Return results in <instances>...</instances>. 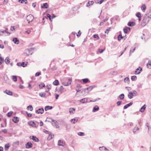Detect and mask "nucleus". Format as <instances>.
<instances>
[{"mask_svg": "<svg viewBox=\"0 0 151 151\" xmlns=\"http://www.w3.org/2000/svg\"><path fill=\"white\" fill-rule=\"evenodd\" d=\"M81 81H82L84 83H86L88 82V81H89V80L88 78H86L82 79V80H81Z\"/></svg>", "mask_w": 151, "mask_h": 151, "instance_id": "nucleus-31", "label": "nucleus"}, {"mask_svg": "<svg viewBox=\"0 0 151 151\" xmlns=\"http://www.w3.org/2000/svg\"><path fill=\"white\" fill-rule=\"evenodd\" d=\"M4 93H6V94H8V95H9L10 96H12V91H10L6 90V91H4Z\"/></svg>", "mask_w": 151, "mask_h": 151, "instance_id": "nucleus-17", "label": "nucleus"}, {"mask_svg": "<svg viewBox=\"0 0 151 151\" xmlns=\"http://www.w3.org/2000/svg\"><path fill=\"white\" fill-rule=\"evenodd\" d=\"M12 121L14 123H17L19 121V119L17 117H14L12 119Z\"/></svg>", "mask_w": 151, "mask_h": 151, "instance_id": "nucleus-19", "label": "nucleus"}, {"mask_svg": "<svg viewBox=\"0 0 151 151\" xmlns=\"http://www.w3.org/2000/svg\"><path fill=\"white\" fill-rule=\"evenodd\" d=\"M5 61L6 64H8L10 62V59L8 57H6Z\"/></svg>", "mask_w": 151, "mask_h": 151, "instance_id": "nucleus-24", "label": "nucleus"}, {"mask_svg": "<svg viewBox=\"0 0 151 151\" xmlns=\"http://www.w3.org/2000/svg\"><path fill=\"white\" fill-rule=\"evenodd\" d=\"M12 79L14 81H16L17 80V76H13Z\"/></svg>", "mask_w": 151, "mask_h": 151, "instance_id": "nucleus-41", "label": "nucleus"}, {"mask_svg": "<svg viewBox=\"0 0 151 151\" xmlns=\"http://www.w3.org/2000/svg\"><path fill=\"white\" fill-rule=\"evenodd\" d=\"M21 65V66L23 67H26L27 65V64H25V63L24 62H23L22 63Z\"/></svg>", "mask_w": 151, "mask_h": 151, "instance_id": "nucleus-51", "label": "nucleus"}, {"mask_svg": "<svg viewBox=\"0 0 151 151\" xmlns=\"http://www.w3.org/2000/svg\"><path fill=\"white\" fill-rule=\"evenodd\" d=\"M53 108L52 106H46L45 107V110L46 111L49 109H51Z\"/></svg>", "mask_w": 151, "mask_h": 151, "instance_id": "nucleus-23", "label": "nucleus"}, {"mask_svg": "<svg viewBox=\"0 0 151 151\" xmlns=\"http://www.w3.org/2000/svg\"><path fill=\"white\" fill-rule=\"evenodd\" d=\"M78 121V119H72L71 120V122L73 123V124H74L75 123V122H77Z\"/></svg>", "mask_w": 151, "mask_h": 151, "instance_id": "nucleus-38", "label": "nucleus"}, {"mask_svg": "<svg viewBox=\"0 0 151 151\" xmlns=\"http://www.w3.org/2000/svg\"><path fill=\"white\" fill-rule=\"evenodd\" d=\"M110 29V28H108V29H107L106 30V31H105V33H107V34H108L109 32V29Z\"/></svg>", "mask_w": 151, "mask_h": 151, "instance_id": "nucleus-57", "label": "nucleus"}, {"mask_svg": "<svg viewBox=\"0 0 151 151\" xmlns=\"http://www.w3.org/2000/svg\"><path fill=\"white\" fill-rule=\"evenodd\" d=\"M148 21H147V20L146 19H144L142 22V24H143V23L146 25L148 22Z\"/></svg>", "mask_w": 151, "mask_h": 151, "instance_id": "nucleus-42", "label": "nucleus"}, {"mask_svg": "<svg viewBox=\"0 0 151 151\" xmlns=\"http://www.w3.org/2000/svg\"><path fill=\"white\" fill-rule=\"evenodd\" d=\"M141 9L143 12H145V11L146 9V6L145 5L143 4L142 5L141 7Z\"/></svg>", "mask_w": 151, "mask_h": 151, "instance_id": "nucleus-27", "label": "nucleus"}, {"mask_svg": "<svg viewBox=\"0 0 151 151\" xmlns=\"http://www.w3.org/2000/svg\"><path fill=\"white\" fill-rule=\"evenodd\" d=\"M54 137V135H50L48 137L47 139H48L50 140L52 139Z\"/></svg>", "mask_w": 151, "mask_h": 151, "instance_id": "nucleus-45", "label": "nucleus"}, {"mask_svg": "<svg viewBox=\"0 0 151 151\" xmlns=\"http://www.w3.org/2000/svg\"><path fill=\"white\" fill-rule=\"evenodd\" d=\"M145 125L146 126H147L148 127V130H149V129H150V127H149V124L147 122V123H146Z\"/></svg>", "mask_w": 151, "mask_h": 151, "instance_id": "nucleus-59", "label": "nucleus"}, {"mask_svg": "<svg viewBox=\"0 0 151 151\" xmlns=\"http://www.w3.org/2000/svg\"><path fill=\"white\" fill-rule=\"evenodd\" d=\"M119 41L120 40L122 39L123 38V37L122 36L121 34L119 35L117 37Z\"/></svg>", "mask_w": 151, "mask_h": 151, "instance_id": "nucleus-35", "label": "nucleus"}, {"mask_svg": "<svg viewBox=\"0 0 151 151\" xmlns=\"http://www.w3.org/2000/svg\"><path fill=\"white\" fill-rule=\"evenodd\" d=\"M28 124L30 126H31L32 127H37V126H36L35 123L33 121H30V122H29Z\"/></svg>", "mask_w": 151, "mask_h": 151, "instance_id": "nucleus-10", "label": "nucleus"}, {"mask_svg": "<svg viewBox=\"0 0 151 151\" xmlns=\"http://www.w3.org/2000/svg\"><path fill=\"white\" fill-rule=\"evenodd\" d=\"M13 113V112L12 111H10V112H9L7 114V116L8 117H10L12 115Z\"/></svg>", "mask_w": 151, "mask_h": 151, "instance_id": "nucleus-47", "label": "nucleus"}, {"mask_svg": "<svg viewBox=\"0 0 151 151\" xmlns=\"http://www.w3.org/2000/svg\"><path fill=\"white\" fill-rule=\"evenodd\" d=\"M26 113L28 116L29 117H31L32 116V114L31 113H29L27 112H26Z\"/></svg>", "mask_w": 151, "mask_h": 151, "instance_id": "nucleus-60", "label": "nucleus"}, {"mask_svg": "<svg viewBox=\"0 0 151 151\" xmlns=\"http://www.w3.org/2000/svg\"><path fill=\"white\" fill-rule=\"evenodd\" d=\"M134 94L132 92H129L128 94V97L130 99H132L133 98V96H134Z\"/></svg>", "mask_w": 151, "mask_h": 151, "instance_id": "nucleus-21", "label": "nucleus"}, {"mask_svg": "<svg viewBox=\"0 0 151 151\" xmlns=\"http://www.w3.org/2000/svg\"><path fill=\"white\" fill-rule=\"evenodd\" d=\"M8 2V0H4V4H6Z\"/></svg>", "mask_w": 151, "mask_h": 151, "instance_id": "nucleus-63", "label": "nucleus"}, {"mask_svg": "<svg viewBox=\"0 0 151 151\" xmlns=\"http://www.w3.org/2000/svg\"><path fill=\"white\" fill-rule=\"evenodd\" d=\"M131 79L132 81H135L137 80V77L136 76H132L131 77Z\"/></svg>", "mask_w": 151, "mask_h": 151, "instance_id": "nucleus-34", "label": "nucleus"}, {"mask_svg": "<svg viewBox=\"0 0 151 151\" xmlns=\"http://www.w3.org/2000/svg\"><path fill=\"white\" fill-rule=\"evenodd\" d=\"M11 30H12V31L14 30V29H15L14 27H11Z\"/></svg>", "mask_w": 151, "mask_h": 151, "instance_id": "nucleus-64", "label": "nucleus"}, {"mask_svg": "<svg viewBox=\"0 0 151 151\" xmlns=\"http://www.w3.org/2000/svg\"><path fill=\"white\" fill-rule=\"evenodd\" d=\"M39 86L40 88H42L43 87L45 86V84L44 83H41L39 85Z\"/></svg>", "mask_w": 151, "mask_h": 151, "instance_id": "nucleus-43", "label": "nucleus"}, {"mask_svg": "<svg viewBox=\"0 0 151 151\" xmlns=\"http://www.w3.org/2000/svg\"><path fill=\"white\" fill-rule=\"evenodd\" d=\"M72 79L71 78H69L68 79V80H67V84L66 85H70L71 83V82H72Z\"/></svg>", "mask_w": 151, "mask_h": 151, "instance_id": "nucleus-28", "label": "nucleus"}, {"mask_svg": "<svg viewBox=\"0 0 151 151\" xmlns=\"http://www.w3.org/2000/svg\"><path fill=\"white\" fill-rule=\"evenodd\" d=\"M75 110L74 108H70L69 109V112L70 114H74L75 112Z\"/></svg>", "mask_w": 151, "mask_h": 151, "instance_id": "nucleus-9", "label": "nucleus"}, {"mask_svg": "<svg viewBox=\"0 0 151 151\" xmlns=\"http://www.w3.org/2000/svg\"><path fill=\"white\" fill-rule=\"evenodd\" d=\"M47 88L48 89H50L51 88V86L50 85H47Z\"/></svg>", "mask_w": 151, "mask_h": 151, "instance_id": "nucleus-61", "label": "nucleus"}, {"mask_svg": "<svg viewBox=\"0 0 151 151\" xmlns=\"http://www.w3.org/2000/svg\"><path fill=\"white\" fill-rule=\"evenodd\" d=\"M93 88V86H90L88 87L82 89H81V90L82 91H85L86 90H89L90 91H91Z\"/></svg>", "mask_w": 151, "mask_h": 151, "instance_id": "nucleus-8", "label": "nucleus"}, {"mask_svg": "<svg viewBox=\"0 0 151 151\" xmlns=\"http://www.w3.org/2000/svg\"><path fill=\"white\" fill-rule=\"evenodd\" d=\"M39 95L40 96L43 97L45 96L46 93H39Z\"/></svg>", "mask_w": 151, "mask_h": 151, "instance_id": "nucleus-32", "label": "nucleus"}, {"mask_svg": "<svg viewBox=\"0 0 151 151\" xmlns=\"http://www.w3.org/2000/svg\"><path fill=\"white\" fill-rule=\"evenodd\" d=\"M12 41L15 44H18L19 43V39L17 38H14Z\"/></svg>", "mask_w": 151, "mask_h": 151, "instance_id": "nucleus-11", "label": "nucleus"}, {"mask_svg": "<svg viewBox=\"0 0 151 151\" xmlns=\"http://www.w3.org/2000/svg\"><path fill=\"white\" fill-rule=\"evenodd\" d=\"M133 94H134V96H137V91L135 90H134L133 91V92H132Z\"/></svg>", "mask_w": 151, "mask_h": 151, "instance_id": "nucleus-53", "label": "nucleus"}, {"mask_svg": "<svg viewBox=\"0 0 151 151\" xmlns=\"http://www.w3.org/2000/svg\"><path fill=\"white\" fill-rule=\"evenodd\" d=\"M119 98L121 100L123 99L124 98V94L123 93L121 94L119 96Z\"/></svg>", "mask_w": 151, "mask_h": 151, "instance_id": "nucleus-29", "label": "nucleus"}, {"mask_svg": "<svg viewBox=\"0 0 151 151\" xmlns=\"http://www.w3.org/2000/svg\"><path fill=\"white\" fill-rule=\"evenodd\" d=\"M30 138L31 139H32L33 141L35 142H38L39 141V139L36 137L34 136H32V137L30 136Z\"/></svg>", "mask_w": 151, "mask_h": 151, "instance_id": "nucleus-4", "label": "nucleus"}, {"mask_svg": "<svg viewBox=\"0 0 151 151\" xmlns=\"http://www.w3.org/2000/svg\"><path fill=\"white\" fill-rule=\"evenodd\" d=\"M93 37L95 38H97V40H99L100 39V38L98 35L97 34H94L93 35Z\"/></svg>", "mask_w": 151, "mask_h": 151, "instance_id": "nucleus-39", "label": "nucleus"}, {"mask_svg": "<svg viewBox=\"0 0 151 151\" xmlns=\"http://www.w3.org/2000/svg\"><path fill=\"white\" fill-rule=\"evenodd\" d=\"M124 32L125 33H127L128 32V30L127 29V27L123 29Z\"/></svg>", "mask_w": 151, "mask_h": 151, "instance_id": "nucleus-49", "label": "nucleus"}, {"mask_svg": "<svg viewBox=\"0 0 151 151\" xmlns=\"http://www.w3.org/2000/svg\"><path fill=\"white\" fill-rule=\"evenodd\" d=\"M27 109L28 110H30V111H32L33 109V108L32 105H29L27 107Z\"/></svg>", "mask_w": 151, "mask_h": 151, "instance_id": "nucleus-30", "label": "nucleus"}, {"mask_svg": "<svg viewBox=\"0 0 151 151\" xmlns=\"http://www.w3.org/2000/svg\"><path fill=\"white\" fill-rule=\"evenodd\" d=\"M122 103V101H118V102H117L116 103L117 105L118 106H120L121 104Z\"/></svg>", "mask_w": 151, "mask_h": 151, "instance_id": "nucleus-54", "label": "nucleus"}, {"mask_svg": "<svg viewBox=\"0 0 151 151\" xmlns=\"http://www.w3.org/2000/svg\"><path fill=\"white\" fill-rule=\"evenodd\" d=\"M136 16L137 17L139 18H140L141 17V13L139 12H138L136 14Z\"/></svg>", "mask_w": 151, "mask_h": 151, "instance_id": "nucleus-44", "label": "nucleus"}, {"mask_svg": "<svg viewBox=\"0 0 151 151\" xmlns=\"http://www.w3.org/2000/svg\"><path fill=\"white\" fill-rule=\"evenodd\" d=\"M144 36H145V34H143V35H142L141 37V38L142 39H143L145 40V37H144Z\"/></svg>", "mask_w": 151, "mask_h": 151, "instance_id": "nucleus-62", "label": "nucleus"}, {"mask_svg": "<svg viewBox=\"0 0 151 151\" xmlns=\"http://www.w3.org/2000/svg\"><path fill=\"white\" fill-rule=\"evenodd\" d=\"M133 103V102H131L127 104L126 105H125L124 106V109H127L128 107L132 105V104Z\"/></svg>", "mask_w": 151, "mask_h": 151, "instance_id": "nucleus-14", "label": "nucleus"}, {"mask_svg": "<svg viewBox=\"0 0 151 151\" xmlns=\"http://www.w3.org/2000/svg\"><path fill=\"white\" fill-rule=\"evenodd\" d=\"M133 132L134 134H135L137 132H139V129L138 127H134Z\"/></svg>", "mask_w": 151, "mask_h": 151, "instance_id": "nucleus-13", "label": "nucleus"}, {"mask_svg": "<svg viewBox=\"0 0 151 151\" xmlns=\"http://www.w3.org/2000/svg\"><path fill=\"white\" fill-rule=\"evenodd\" d=\"M48 7V4L47 3H44L41 6V8L43 9H47Z\"/></svg>", "mask_w": 151, "mask_h": 151, "instance_id": "nucleus-15", "label": "nucleus"}, {"mask_svg": "<svg viewBox=\"0 0 151 151\" xmlns=\"http://www.w3.org/2000/svg\"><path fill=\"white\" fill-rule=\"evenodd\" d=\"M80 102L82 103L87 102H88V99L86 98H83L80 100Z\"/></svg>", "mask_w": 151, "mask_h": 151, "instance_id": "nucleus-20", "label": "nucleus"}, {"mask_svg": "<svg viewBox=\"0 0 151 151\" xmlns=\"http://www.w3.org/2000/svg\"><path fill=\"white\" fill-rule=\"evenodd\" d=\"M98 1L96 2V3L101 4L103 2L104 0H98Z\"/></svg>", "mask_w": 151, "mask_h": 151, "instance_id": "nucleus-52", "label": "nucleus"}, {"mask_svg": "<svg viewBox=\"0 0 151 151\" xmlns=\"http://www.w3.org/2000/svg\"><path fill=\"white\" fill-rule=\"evenodd\" d=\"M78 135L80 136H83L84 135V133L82 132H79L78 133Z\"/></svg>", "mask_w": 151, "mask_h": 151, "instance_id": "nucleus-46", "label": "nucleus"}, {"mask_svg": "<svg viewBox=\"0 0 151 151\" xmlns=\"http://www.w3.org/2000/svg\"><path fill=\"white\" fill-rule=\"evenodd\" d=\"M146 108V105L145 104H144L140 109L139 111L142 112H143Z\"/></svg>", "mask_w": 151, "mask_h": 151, "instance_id": "nucleus-18", "label": "nucleus"}, {"mask_svg": "<svg viewBox=\"0 0 151 151\" xmlns=\"http://www.w3.org/2000/svg\"><path fill=\"white\" fill-rule=\"evenodd\" d=\"M135 23L134 22H129L128 23V25L129 26H133L135 25Z\"/></svg>", "mask_w": 151, "mask_h": 151, "instance_id": "nucleus-22", "label": "nucleus"}, {"mask_svg": "<svg viewBox=\"0 0 151 151\" xmlns=\"http://www.w3.org/2000/svg\"><path fill=\"white\" fill-rule=\"evenodd\" d=\"M81 33L80 32V30H79V31L78 32V34L77 35V36L78 37H79L81 35Z\"/></svg>", "mask_w": 151, "mask_h": 151, "instance_id": "nucleus-58", "label": "nucleus"}, {"mask_svg": "<svg viewBox=\"0 0 151 151\" xmlns=\"http://www.w3.org/2000/svg\"><path fill=\"white\" fill-rule=\"evenodd\" d=\"M27 20L28 22V23L32 22L34 19V17L32 14H29L27 17Z\"/></svg>", "mask_w": 151, "mask_h": 151, "instance_id": "nucleus-1", "label": "nucleus"}, {"mask_svg": "<svg viewBox=\"0 0 151 151\" xmlns=\"http://www.w3.org/2000/svg\"><path fill=\"white\" fill-rule=\"evenodd\" d=\"M41 74V73L40 72H38L36 73H35V76L36 77H37V76H39Z\"/></svg>", "mask_w": 151, "mask_h": 151, "instance_id": "nucleus-48", "label": "nucleus"}, {"mask_svg": "<svg viewBox=\"0 0 151 151\" xmlns=\"http://www.w3.org/2000/svg\"><path fill=\"white\" fill-rule=\"evenodd\" d=\"M2 132L4 133H6L7 132V130L6 129H4L2 130Z\"/></svg>", "mask_w": 151, "mask_h": 151, "instance_id": "nucleus-55", "label": "nucleus"}, {"mask_svg": "<svg viewBox=\"0 0 151 151\" xmlns=\"http://www.w3.org/2000/svg\"><path fill=\"white\" fill-rule=\"evenodd\" d=\"M47 17L49 18V19L50 20V21H52V20H51V16L50 14H47Z\"/></svg>", "mask_w": 151, "mask_h": 151, "instance_id": "nucleus-50", "label": "nucleus"}, {"mask_svg": "<svg viewBox=\"0 0 151 151\" xmlns=\"http://www.w3.org/2000/svg\"><path fill=\"white\" fill-rule=\"evenodd\" d=\"M99 109V107L98 106L96 105L93 107L92 110V111L93 112H95L97 111H98Z\"/></svg>", "mask_w": 151, "mask_h": 151, "instance_id": "nucleus-12", "label": "nucleus"}, {"mask_svg": "<svg viewBox=\"0 0 151 151\" xmlns=\"http://www.w3.org/2000/svg\"><path fill=\"white\" fill-rule=\"evenodd\" d=\"M124 81L125 82H127L128 81H129V78L128 77H126L124 79Z\"/></svg>", "mask_w": 151, "mask_h": 151, "instance_id": "nucleus-56", "label": "nucleus"}, {"mask_svg": "<svg viewBox=\"0 0 151 151\" xmlns=\"http://www.w3.org/2000/svg\"><path fill=\"white\" fill-rule=\"evenodd\" d=\"M142 70V69L140 67H139L135 71V74H138L140 73V71Z\"/></svg>", "mask_w": 151, "mask_h": 151, "instance_id": "nucleus-5", "label": "nucleus"}, {"mask_svg": "<svg viewBox=\"0 0 151 151\" xmlns=\"http://www.w3.org/2000/svg\"><path fill=\"white\" fill-rule=\"evenodd\" d=\"M2 32L3 34L4 33H6L8 34L7 35H9L10 34V33L9 32H7L6 30H4L2 31Z\"/></svg>", "mask_w": 151, "mask_h": 151, "instance_id": "nucleus-40", "label": "nucleus"}, {"mask_svg": "<svg viewBox=\"0 0 151 151\" xmlns=\"http://www.w3.org/2000/svg\"><path fill=\"white\" fill-rule=\"evenodd\" d=\"M32 144L31 142H28L26 144V147L27 148H29L32 146Z\"/></svg>", "mask_w": 151, "mask_h": 151, "instance_id": "nucleus-6", "label": "nucleus"}, {"mask_svg": "<svg viewBox=\"0 0 151 151\" xmlns=\"http://www.w3.org/2000/svg\"><path fill=\"white\" fill-rule=\"evenodd\" d=\"M135 47H131V48L130 49V55L133 53L135 50Z\"/></svg>", "mask_w": 151, "mask_h": 151, "instance_id": "nucleus-26", "label": "nucleus"}, {"mask_svg": "<svg viewBox=\"0 0 151 151\" xmlns=\"http://www.w3.org/2000/svg\"><path fill=\"white\" fill-rule=\"evenodd\" d=\"M10 147V145L9 143H7L5 145V150H8Z\"/></svg>", "mask_w": 151, "mask_h": 151, "instance_id": "nucleus-16", "label": "nucleus"}, {"mask_svg": "<svg viewBox=\"0 0 151 151\" xmlns=\"http://www.w3.org/2000/svg\"><path fill=\"white\" fill-rule=\"evenodd\" d=\"M4 61V58L1 57H0V65H1V64L3 63Z\"/></svg>", "mask_w": 151, "mask_h": 151, "instance_id": "nucleus-36", "label": "nucleus"}, {"mask_svg": "<svg viewBox=\"0 0 151 151\" xmlns=\"http://www.w3.org/2000/svg\"><path fill=\"white\" fill-rule=\"evenodd\" d=\"M59 81L58 80H55L53 83V84L55 86H58L59 84Z\"/></svg>", "mask_w": 151, "mask_h": 151, "instance_id": "nucleus-25", "label": "nucleus"}, {"mask_svg": "<svg viewBox=\"0 0 151 151\" xmlns=\"http://www.w3.org/2000/svg\"><path fill=\"white\" fill-rule=\"evenodd\" d=\"M64 88L62 86H61L59 88V91L61 93L62 92Z\"/></svg>", "mask_w": 151, "mask_h": 151, "instance_id": "nucleus-37", "label": "nucleus"}, {"mask_svg": "<svg viewBox=\"0 0 151 151\" xmlns=\"http://www.w3.org/2000/svg\"><path fill=\"white\" fill-rule=\"evenodd\" d=\"M58 145L59 146H63L65 145V142L60 140L58 141Z\"/></svg>", "mask_w": 151, "mask_h": 151, "instance_id": "nucleus-3", "label": "nucleus"}, {"mask_svg": "<svg viewBox=\"0 0 151 151\" xmlns=\"http://www.w3.org/2000/svg\"><path fill=\"white\" fill-rule=\"evenodd\" d=\"M19 2L21 3H23L24 2H25V4H27V0H19Z\"/></svg>", "mask_w": 151, "mask_h": 151, "instance_id": "nucleus-33", "label": "nucleus"}, {"mask_svg": "<svg viewBox=\"0 0 151 151\" xmlns=\"http://www.w3.org/2000/svg\"><path fill=\"white\" fill-rule=\"evenodd\" d=\"M99 149L101 151H109V150L104 146L100 147Z\"/></svg>", "mask_w": 151, "mask_h": 151, "instance_id": "nucleus-7", "label": "nucleus"}, {"mask_svg": "<svg viewBox=\"0 0 151 151\" xmlns=\"http://www.w3.org/2000/svg\"><path fill=\"white\" fill-rule=\"evenodd\" d=\"M44 112V109L42 108H40L37 110H36L35 111L36 113L38 114H42Z\"/></svg>", "mask_w": 151, "mask_h": 151, "instance_id": "nucleus-2", "label": "nucleus"}]
</instances>
